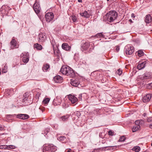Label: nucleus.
<instances>
[{
	"mask_svg": "<svg viewBox=\"0 0 152 152\" xmlns=\"http://www.w3.org/2000/svg\"><path fill=\"white\" fill-rule=\"evenodd\" d=\"M150 86H151L152 87V83H151L148 84Z\"/></svg>",
	"mask_w": 152,
	"mask_h": 152,
	"instance_id": "54",
	"label": "nucleus"
},
{
	"mask_svg": "<svg viewBox=\"0 0 152 152\" xmlns=\"http://www.w3.org/2000/svg\"><path fill=\"white\" fill-rule=\"evenodd\" d=\"M103 36L102 33H99L95 35V37L97 38H102Z\"/></svg>",
	"mask_w": 152,
	"mask_h": 152,
	"instance_id": "36",
	"label": "nucleus"
},
{
	"mask_svg": "<svg viewBox=\"0 0 152 152\" xmlns=\"http://www.w3.org/2000/svg\"><path fill=\"white\" fill-rule=\"evenodd\" d=\"M16 115H6V117L8 119H10L12 117H14Z\"/></svg>",
	"mask_w": 152,
	"mask_h": 152,
	"instance_id": "37",
	"label": "nucleus"
},
{
	"mask_svg": "<svg viewBox=\"0 0 152 152\" xmlns=\"http://www.w3.org/2000/svg\"><path fill=\"white\" fill-rule=\"evenodd\" d=\"M70 83L72 85L75 87H77L80 83V82L77 78L71 79Z\"/></svg>",
	"mask_w": 152,
	"mask_h": 152,
	"instance_id": "7",
	"label": "nucleus"
},
{
	"mask_svg": "<svg viewBox=\"0 0 152 152\" xmlns=\"http://www.w3.org/2000/svg\"><path fill=\"white\" fill-rule=\"evenodd\" d=\"M28 99V97H27V95H26V94H25L23 97V102H24L25 101L27 100Z\"/></svg>",
	"mask_w": 152,
	"mask_h": 152,
	"instance_id": "40",
	"label": "nucleus"
},
{
	"mask_svg": "<svg viewBox=\"0 0 152 152\" xmlns=\"http://www.w3.org/2000/svg\"><path fill=\"white\" fill-rule=\"evenodd\" d=\"M4 128L1 125H0V130L1 131L3 130Z\"/></svg>",
	"mask_w": 152,
	"mask_h": 152,
	"instance_id": "47",
	"label": "nucleus"
},
{
	"mask_svg": "<svg viewBox=\"0 0 152 152\" xmlns=\"http://www.w3.org/2000/svg\"><path fill=\"white\" fill-rule=\"evenodd\" d=\"M58 140L63 143H65L66 142V139L64 136H60L58 138Z\"/></svg>",
	"mask_w": 152,
	"mask_h": 152,
	"instance_id": "26",
	"label": "nucleus"
},
{
	"mask_svg": "<svg viewBox=\"0 0 152 152\" xmlns=\"http://www.w3.org/2000/svg\"><path fill=\"white\" fill-rule=\"evenodd\" d=\"M54 53V56L56 57L58 59L57 60H59L60 56H61V54L59 50L57 48V49H55L53 48Z\"/></svg>",
	"mask_w": 152,
	"mask_h": 152,
	"instance_id": "16",
	"label": "nucleus"
},
{
	"mask_svg": "<svg viewBox=\"0 0 152 152\" xmlns=\"http://www.w3.org/2000/svg\"><path fill=\"white\" fill-rule=\"evenodd\" d=\"M50 145L45 144L42 147L43 152H45L46 151L50 152Z\"/></svg>",
	"mask_w": 152,
	"mask_h": 152,
	"instance_id": "19",
	"label": "nucleus"
},
{
	"mask_svg": "<svg viewBox=\"0 0 152 152\" xmlns=\"http://www.w3.org/2000/svg\"><path fill=\"white\" fill-rule=\"evenodd\" d=\"M25 55H23V61L24 63H27L29 61V56L28 53H25Z\"/></svg>",
	"mask_w": 152,
	"mask_h": 152,
	"instance_id": "23",
	"label": "nucleus"
},
{
	"mask_svg": "<svg viewBox=\"0 0 152 152\" xmlns=\"http://www.w3.org/2000/svg\"><path fill=\"white\" fill-rule=\"evenodd\" d=\"M82 44L81 46V50L83 51L87 50L90 46V44L88 42L83 40L82 41Z\"/></svg>",
	"mask_w": 152,
	"mask_h": 152,
	"instance_id": "4",
	"label": "nucleus"
},
{
	"mask_svg": "<svg viewBox=\"0 0 152 152\" xmlns=\"http://www.w3.org/2000/svg\"><path fill=\"white\" fill-rule=\"evenodd\" d=\"M62 49L66 50H69L71 48V46H69L67 43H63L62 44Z\"/></svg>",
	"mask_w": 152,
	"mask_h": 152,
	"instance_id": "22",
	"label": "nucleus"
},
{
	"mask_svg": "<svg viewBox=\"0 0 152 152\" xmlns=\"http://www.w3.org/2000/svg\"><path fill=\"white\" fill-rule=\"evenodd\" d=\"M82 67L84 69H88L89 64L87 63L86 61L83 60L82 62Z\"/></svg>",
	"mask_w": 152,
	"mask_h": 152,
	"instance_id": "25",
	"label": "nucleus"
},
{
	"mask_svg": "<svg viewBox=\"0 0 152 152\" xmlns=\"http://www.w3.org/2000/svg\"><path fill=\"white\" fill-rule=\"evenodd\" d=\"M53 80L55 83H60L62 82L63 79L62 77L60 76L57 75L54 77Z\"/></svg>",
	"mask_w": 152,
	"mask_h": 152,
	"instance_id": "17",
	"label": "nucleus"
},
{
	"mask_svg": "<svg viewBox=\"0 0 152 152\" xmlns=\"http://www.w3.org/2000/svg\"><path fill=\"white\" fill-rule=\"evenodd\" d=\"M49 67V64H46L45 65H43L42 68V69L44 72H46Z\"/></svg>",
	"mask_w": 152,
	"mask_h": 152,
	"instance_id": "31",
	"label": "nucleus"
},
{
	"mask_svg": "<svg viewBox=\"0 0 152 152\" xmlns=\"http://www.w3.org/2000/svg\"><path fill=\"white\" fill-rule=\"evenodd\" d=\"M132 150L135 152H139L140 150V148L139 146H136L134 147Z\"/></svg>",
	"mask_w": 152,
	"mask_h": 152,
	"instance_id": "30",
	"label": "nucleus"
},
{
	"mask_svg": "<svg viewBox=\"0 0 152 152\" xmlns=\"http://www.w3.org/2000/svg\"><path fill=\"white\" fill-rule=\"evenodd\" d=\"M16 117L17 118H18L23 120H25L28 119L29 118V116L26 114H18L16 115Z\"/></svg>",
	"mask_w": 152,
	"mask_h": 152,
	"instance_id": "14",
	"label": "nucleus"
},
{
	"mask_svg": "<svg viewBox=\"0 0 152 152\" xmlns=\"http://www.w3.org/2000/svg\"><path fill=\"white\" fill-rule=\"evenodd\" d=\"M38 37V40L39 42H44L47 39L45 33L39 34Z\"/></svg>",
	"mask_w": 152,
	"mask_h": 152,
	"instance_id": "13",
	"label": "nucleus"
},
{
	"mask_svg": "<svg viewBox=\"0 0 152 152\" xmlns=\"http://www.w3.org/2000/svg\"><path fill=\"white\" fill-rule=\"evenodd\" d=\"M78 1L79 2H82V0H78Z\"/></svg>",
	"mask_w": 152,
	"mask_h": 152,
	"instance_id": "53",
	"label": "nucleus"
},
{
	"mask_svg": "<svg viewBox=\"0 0 152 152\" xmlns=\"http://www.w3.org/2000/svg\"><path fill=\"white\" fill-rule=\"evenodd\" d=\"M117 146H114L106 147V148H108V149L110 150H114V151L115 150V149L117 148Z\"/></svg>",
	"mask_w": 152,
	"mask_h": 152,
	"instance_id": "35",
	"label": "nucleus"
},
{
	"mask_svg": "<svg viewBox=\"0 0 152 152\" xmlns=\"http://www.w3.org/2000/svg\"><path fill=\"white\" fill-rule=\"evenodd\" d=\"M114 0H107V1H113Z\"/></svg>",
	"mask_w": 152,
	"mask_h": 152,
	"instance_id": "56",
	"label": "nucleus"
},
{
	"mask_svg": "<svg viewBox=\"0 0 152 152\" xmlns=\"http://www.w3.org/2000/svg\"><path fill=\"white\" fill-rule=\"evenodd\" d=\"M149 127L151 129H152V124L150 125Z\"/></svg>",
	"mask_w": 152,
	"mask_h": 152,
	"instance_id": "55",
	"label": "nucleus"
},
{
	"mask_svg": "<svg viewBox=\"0 0 152 152\" xmlns=\"http://www.w3.org/2000/svg\"><path fill=\"white\" fill-rule=\"evenodd\" d=\"M33 8L36 12L37 14H39L41 8L40 7L39 3L36 0L33 6Z\"/></svg>",
	"mask_w": 152,
	"mask_h": 152,
	"instance_id": "3",
	"label": "nucleus"
},
{
	"mask_svg": "<svg viewBox=\"0 0 152 152\" xmlns=\"http://www.w3.org/2000/svg\"><path fill=\"white\" fill-rule=\"evenodd\" d=\"M118 14L114 10H112L107 13L104 17V19L110 22L113 21L117 18Z\"/></svg>",
	"mask_w": 152,
	"mask_h": 152,
	"instance_id": "1",
	"label": "nucleus"
},
{
	"mask_svg": "<svg viewBox=\"0 0 152 152\" xmlns=\"http://www.w3.org/2000/svg\"><path fill=\"white\" fill-rule=\"evenodd\" d=\"M131 17L132 18H134L135 17V16L134 15V13H132L131 15Z\"/></svg>",
	"mask_w": 152,
	"mask_h": 152,
	"instance_id": "48",
	"label": "nucleus"
},
{
	"mask_svg": "<svg viewBox=\"0 0 152 152\" xmlns=\"http://www.w3.org/2000/svg\"><path fill=\"white\" fill-rule=\"evenodd\" d=\"M34 48H36L38 50H40L42 49V46L38 43H36L34 45Z\"/></svg>",
	"mask_w": 152,
	"mask_h": 152,
	"instance_id": "29",
	"label": "nucleus"
},
{
	"mask_svg": "<svg viewBox=\"0 0 152 152\" xmlns=\"http://www.w3.org/2000/svg\"><path fill=\"white\" fill-rule=\"evenodd\" d=\"M82 94H80L79 96V99L80 98L81 99H82Z\"/></svg>",
	"mask_w": 152,
	"mask_h": 152,
	"instance_id": "49",
	"label": "nucleus"
},
{
	"mask_svg": "<svg viewBox=\"0 0 152 152\" xmlns=\"http://www.w3.org/2000/svg\"><path fill=\"white\" fill-rule=\"evenodd\" d=\"M144 53L142 50H139L137 51V55L139 57H141L144 55Z\"/></svg>",
	"mask_w": 152,
	"mask_h": 152,
	"instance_id": "33",
	"label": "nucleus"
},
{
	"mask_svg": "<svg viewBox=\"0 0 152 152\" xmlns=\"http://www.w3.org/2000/svg\"><path fill=\"white\" fill-rule=\"evenodd\" d=\"M39 109L41 110L42 112H43L45 110V108L43 107H39Z\"/></svg>",
	"mask_w": 152,
	"mask_h": 152,
	"instance_id": "45",
	"label": "nucleus"
},
{
	"mask_svg": "<svg viewBox=\"0 0 152 152\" xmlns=\"http://www.w3.org/2000/svg\"><path fill=\"white\" fill-rule=\"evenodd\" d=\"M126 139L125 137L124 136H122L120 137L119 140V141L122 142L124 141Z\"/></svg>",
	"mask_w": 152,
	"mask_h": 152,
	"instance_id": "38",
	"label": "nucleus"
},
{
	"mask_svg": "<svg viewBox=\"0 0 152 152\" xmlns=\"http://www.w3.org/2000/svg\"><path fill=\"white\" fill-rule=\"evenodd\" d=\"M16 148L15 146L13 145H0V149H4L10 150L11 149H15Z\"/></svg>",
	"mask_w": 152,
	"mask_h": 152,
	"instance_id": "12",
	"label": "nucleus"
},
{
	"mask_svg": "<svg viewBox=\"0 0 152 152\" xmlns=\"http://www.w3.org/2000/svg\"><path fill=\"white\" fill-rule=\"evenodd\" d=\"M69 117V115H64L62 116L61 118L62 119V120L63 121H65L67 120Z\"/></svg>",
	"mask_w": 152,
	"mask_h": 152,
	"instance_id": "32",
	"label": "nucleus"
},
{
	"mask_svg": "<svg viewBox=\"0 0 152 152\" xmlns=\"http://www.w3.org/2000/svg\"><path fill=\"white\" fill-rule=\"evenodd\" d=\"M116 50L117 52H118L119 51L120 49L119 47V46H116Z\"/></svg>",
	"mask_w": 152,
	"mask_h": 152,
	"instance_id": "46",
	"label": "nucleus"
},
{
	"mask_svg": "<svg viewBox=\"0 0 152 152\" xmlns=\"http://www.w3.org/2000/svg\"><path fill=\"white\" fill-rule=\"evenodd\" d=\"M129 21L130 22V23H132L133 22V21H132V20L131 19H130L129 20Z\"/></svg>",
	"mask_w": 152,
	"mask_h": 152,
	"instance_id": "52",
	"label": "nucleus"
},
{
	"mask_svg": "<svg viewBox=\"0 0 152 152\" xmlns=\"http://www.w3.org/2000/svg\"><path fill=\"white\" fill-rule=\"evenodd\" d=\"M152 95L151 94H147L143 97L142 100L144 102L146 103L148 102L151 99Z\"/></svg>",
	"mask_w": 152,
	"mask_h": 152,
	"instance_id": "15",
	"label": "nucleus"
},
{
	"mask_svg": "<svg viewBox=\"0 0 152 152\" xmlns=\"http://www.w3.org/2000/svg\"><path fill=\"white\" fill-rule=\"evenodd\" d=\"M151 74L149 72H146L142 76L140 77V79L142 80L145 79H149L151 77Z\"/></svg>",
	"mask_w": 152,
	"mask_h": 152,
	"instance_id": "8",
	"label": "nucleus"
},
{
	"mask_svg": "<svg viewBox=\"0 0 152 152\" xmlns=\"http://www.w3.org/2000/svg\"><path fill=\"white\" fill-rule=\"evenodd\" d=\"M67 68V71L66 75L72 78L75 77V74L73 69L69 66Z\"/></svg>",
	"mask_w": 152,
	"mask_h": 152,
	"instance_id": "5",
	"label": "nucleus"
},
{
	"mask_svg": "<svg viewBox=\"0 0 152 152\" xmlns=\"http://www.w3.org/2000/svg\"><path fill=\"white\" fill-rule=\"evenodd\" d=\"M141 122H143V121L141 120H137L135 122V125H140Z\"/></svg>",
	"mask_w": 152,
	"mask_h": 152,
	"instance_id": "39",
	"label": "nucleus"
},
{
	"mask_svg": "<svg viewBox=\"0 0 152 152\" xmlns=\"http://www.w3.org/2000/svg\"><path fill=\"white\" fill-rule=\"evenodd\" d=\"M151 146H152V143L151 144Z\"/></svg>",
	"mask_w": 152,
	"mask_h": 152,
	"instance_id": "58",
	"label": "nucleus"
},
{
	"mask_svg": "<svg viewBox=\"0 0 152 152\" xmlns=\"http://www.w3.org/2000/svg\"><path fill=\"white\" fill-rule=\"evenodd\" d=\"M68 97L72 104L76 103L78 100V99L74 95H69Z\"/></svg>",
	"mask_w": 152,
	"mask_h": 152,
	"instance_id": "10",
	"label": "nucleus"
},
{
	"mask_svg": "<svg viewBox=\"0 0 152 152\" xmlns=\"http://www.w3.org/2000/svg\"><path fill=\"white\" fill-rule=\"evenodd\" d=\"M80 14L82 16H83L86 18H89L91 15V14L88 13L87 11H85L83 13H80Z\"/></svg>",
	"mask_w": 152,
	"mask_h": 152,
	"instance_id": "24",
	"label": "nucleus"
},
{
	"mask_svg": "<svg viewBox=\"0 0 152 152\" xmlns=\"http://www.w3.org/2000/svg\"><path fill=\"white\" fill-rule=\"evenodd\" d=\"M124 50L126 54L129 55H132L134 51V47L130 45H128L126 46Z\"/></svg>",
	"mask_w": 152,
	"mask_h": 152,
	"instance_id": "2",
	"label": "nucleus"
},
{
	"mask_svg": "<svg viewBox=\"0 0 152 152\" xmlns=\"http://www.w3.org/2000/svg\"><path fill=\"white\" fill-rule=\"evenodd\" d=\"M10 44L11 45L10 48V50L18 48V47H17V42L15 39H12L10 42Z\"/></svg>",
	"mask_w": 152,
	"mask_h": 152,
	"instance_id": "11",
	"label": "nucleus"
},
{
	"mask_svg": "<svg viewBox=\"0 0 152 152\" xmlns=\"http://www.w3.org/2000/svg\"><path fill=\"white\" fill-rule=\"evenodd\" d=\"M57 147L53 145H50V148L49 152H54L57 150Z\"/></svg>",
	"mask_w": 152,
	"mask_h": 152,
	"instance_id": "28",
	"label": "nucleus"
},
{
	"mask_svg": "<svg viewBox=\"0 0 152 152\" xmlns=\"http://www.w3.org/2000/svg\"><path fill=\"white\" fill-rule=\"evenodd\" d=\"M145 18V21L146 23H149L152 21V17L150 14L146 15Z\"/></svg>",
	"mask_w": 152,
	"mask_h": 152,
	"instance_id": "21",
	"label": "nucleus"
},
{
	"mask_svg": "<svg viewBox=\"0 0 152 152\" xmlns=\"http://www.w3.org/2000/svg\"><path fill=\"white\" fill-rule=\"evenodd\" d=\"M146 64V61H144L143 62H139V64L137 66V68L139 70H141L144 68L145 66V65Z\"/></svg>",
	"mask_w": 152,
	"mask_h": 152,
	"instance_id": "20",
	"label": "nucleus"
},
{
	"mask_svg": "<svg viewBox=\"0 0 152 152\" xmlns=\"http://www.w3.org/2000/svg\"><path fill=\"white\" fill-rule=\"evenodd\" d=\"M7 69H6V67L4 66V68H3L2 69V73H5L7 72Z\"/></svg>",
	"mask_w": 152,
	"mask_h": 152,
	"instance_id": "42",
	"label": "nucleus"
},
{
	"mask_svg": "<svg viewBox=\"0 0 152 152\" xmlns=\"http://www.w3.org/2000/svg\"><path fill=\"white\" fill-rule=\"evenodd\" d=\"M68 67V66H62L60 70V72L63 74L66 75Z\"/></svg>",
	"mask_w": 152,
	"mask_h": 152,
	"instance_id": "18",
	"label": "nucleus"
},
{
	"mask_svg": "<svg viewBox=\"0 0 152 152\" xmlns=\"http://www.w3.org/2000/svg\"><path fill=\"white\" fill-rule=\"evenodd\" d=\"M72 151V150L70 148H69L68 149V151H66V152H70L71 151Z\"/></svg>",
	"mask_w": 152,
	"mask_h": 152,
	"instance_id": "50",
	"label": "nucleus"
},
{
	"mask_svg": "<svg viewBox=\"0 0 152 152\" xmlns=\"http://www.w3.org/2000/svg\"><path fill=\"white\" fill-rule=\"evenodd\" d=\"M61 99L60 96H57L55 98L53 101V104L55 105H60L61 102Z\"/></svg>",
	"mask_w": 152,
	"mask_h": 152,
	"instance_id": "9",
	"label": "nucleus"
},
{
	"mask_svg": "<svg viewBox=\"0 0 152 152\" xmlns=\"http://www.w3.org/2000/svg\"><path fill=\"white\" fill-rule=\"evenodd\" d=\"M45 17L47 22H50L54 18L53 14L52 12H48L45 15Z\"/></svg>",
	"mask_w": 152,
	"mask_h": 152,
	"instance_id": "6",
	"label": "nucleus"
},
{
	"mask_svg": "<svg viewBox=\"0 0 152 152\" xmlns=\"http://www.w3.org/2000/svg\"><path fill=\"white\" fill-rule=\"evenodd\" d=\"M50 100V99L49 98H46L43 100V103L44 104H47L49 102Z\"/></svg>",
	"mask_w": 152,
	"mask_h": 152,
	"instance_id": "34",
	"label": "nucleus"
},
{
	"mask_svg": "<svg viewBox=\"0 0 152 152\" xmlns=\"http://www.w3.org/2000/svg\"><path fill=\"white\" fill-rule=\"evenodd\" d=\"M72 20L73 22H75L76 20V19L75 18H72Z\"/></svg>",
	"mask_w": 152,
	"mask_h": 152,
	"instance_id": "51",
	"label": "nucleus"
},
{
	"mask_svg": "<svg viewBox=\"0 0 152 152\" xmlns=\"http://www.w3.org/2000/svg\"><path fill=\"white\" fill-rule=\"evenodd\" d=\"M108 134L110 136H112L113 134V132L111 130L108 131Z\"/></svg>",
	"mask_w": 152,
	"mask_h": 152,
	"instance_id": "43",
	"label": "nucleus"
},
{
	"mask_svg": "<svg viewBox=\"0 0 152 152\" xmlns=\"http://www.w3.org/2000/svg\"><path fill=\"white\" fill-rule=\"evenodd\" d=\"M122 70L120 69H118L117 71L116 72V73L119 75H120L122 74Z\"/></svg>",
	"mask_w": 152,
	"mask_h": 152,
	"instance_id": "41",
	"label": "nucleus"
},
{
	"mask_svg": "<svg viewBox=\"0 0 152 152\" xmlns=\"http://www.w3.org/2000/svg\"><path fill=\"white\" fill-rule=\"evenodd\" d=\"M1 68H0V75H1Z\"/></svg>",
	"mask_w": 152,
	"mask_h": 152,
	"instance_id": "57",
	"label": "nucleus"
},
{
	"mask_svg": "<svg viewBox=\"0 0 152 152\" xmlns=\"http://www.w3.org/2000/svg\"><path fill=\"white\" fill-rule=\"evenodd\" d=\"M148 122H152V117L149 118L147 120Z\"/></svg>",
	"mask_w": 152,
	"mask_h": 152,
	"instance_id": "44",
	"label": "nucleus"
},
{
	"mask_svg": "<svg viewBox=\"0 0 152 152\" xmlns=\"http://www.w3.org/2000/svg\"><path fill=\"white\" fill-rule=\"evenodd\" d=\"M140 128V126L139 125H134L133 127L132 128V131L133 132H134L138 130Z\"/></svg>",
	"mask_w": 152,
	"mask_h": 152,
	"instance_id": "27",
	"label": "nucleus"
}]
</instances>
